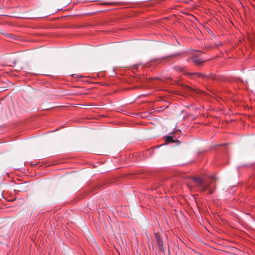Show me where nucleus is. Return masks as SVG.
<instances>
[{
  "mask_svg": "<svg viewBox=\"0 0 255 255\" xmlns=\"http://www.w3.org/2000/svg\"><path fill=\"white\" fill-rule=\"evenodd\" d=\"M241 168V167H240H240H237V169L238 170V169H239V168Z\"/></svg>",
  "mask_w": 255,
  "mask_h": 255,
  "instance_id": "nucleus-8",
  "label": "nucleus"
},
{
  "mask_svg": "<svg viewBox=\"0 0 255 255\" xmlns=\"http://www.w3.org/2000/svg\"><path fill=\"white\" fill-rule=\"evenodd\" d=\"M190 75H192V74H196L197 75L198 77H202L203 76L202 74V73H190L189 74Z\"/></svg>",
  "mask_w": 255,
  "mask_h": 255,
  "instance_id": "nucleus-6",
  "label": "nucleus"
},
{
  "mask_svg": "<svg viewBox=\"0 0 255 255\" xmlns=\"http://www.w3.org/2000/svg\"><path fill=\"white\" fill-rule=\"evenodd\" d=\"M105 4H112V3H105Z\"/></svg>",
  "mask_w": 255,
  "mask_h": 255,
  "instance_id": "nucleus-7",
  "label": "nucleus"
},
{
  "mask_svg": "<svg viewBox=\"0 0 255 255\" xmlns=\"http://www.w3.org/2000/svg\"><path fill=\"white\" fill-rule=\"evenodd\" d=\"M155 239L157 243L159 249L160 251H163V243L162 238L159 236L156 235Z\"/></svg>",
  "mask_w": 255,
  "mask_h": 255,
  "instance_id": "nucleus-3",
  "label": "nucleus"
},
{
  "mask_svg": "<svg viewBox=\"0 0 255 255\" xmlns=\"http://www.w3.org/2000/svg\"><path fill=\"white\" fill-rule=\"evenodd\" d=\"M178 132H181V130L177 128V130H174V131L172 132L171 134L169 135H167L166 137V142L167 143H173L175 141V140L174 139V138H176L177 137L175 136V134L177 133Z\"/></svg>",
  "mask_w": 255,
  "mask_h": 255,
  "instance_id": "nucleus-2",
  "label": "nucleus"
},
{
  "mask_svg": "<svg viewBox=\"0 0 255 255\" xmlns=\"http://www.w3.org/2000/svg\"><path fill=\"white\" fill-rule=\"evenodd\" d=\"M183 67L179 66H177L174 67V69L176 71H182L183 69Z\"/></svg>",
  "mask_w": 255,
  "mask_h": 255,
  "instance_id": "nucleus-5",
  "label": "nucleus"
},
{
  "mask_svg": "<svg viewBox=\"0 0 255 255\" xmlns=\"http://www.w3.org/2000/svg\"><path fill=\"white\" fill-rule=\"evenodd\" d=\"M192 179L195 183V187L197 189L204 192L208 189L209 185L202 178L198 177H192Z\"/></svg>",
  "mask_w": 255,
  "mask_h": 255,
  "instance_id": "nucleus-1",
  "label": "nucleus"
},
{
  "mask_svg": "<svg viewBox=\"0 0 255 255\" xmlns=\"http://www.w3.org/2000/svg\"><path fill=\"white\" fill-rule=\"evenodd\" d=\"M247 166L246 165H243L242 166H243H243L244 167V166Z\"/></svg>",
  "mask_w": 255,
  "mask_h": 255,
  "instance_id": "nucleus-9",
  "label": "nucleus"
},
{
  "mask_svg": "<svg viewBox=\"0 0 255 255\" xmlns=\"http://www.w3.org/2000/svg\"><path fill=\"white\" fill-rule=\"evenodd\" d=\"M192 61L196 65L202 66L203 63L206 60H202L201 59H199V58L195 56L192 58Z\"/></svg>",
  "mask_w": 255,
  "mask_h": 255,
  "instance_id": "nucleus-4",
  "label": "nucleus"
},
{
  "mask_svg": "<svg viewBox=\"0 0 255 255\" xmlns=\"http://www.w3.org/2000/svg\"><path fill=\"white\" fill-rule=\"evenodd\" d=\"M60 128H63L64 127L63 126H61Z\"/></svg>",
  "mask_w": 255,
  "mask_h": 255,
  "instance_id": "nucleus-10",
  "label": "nucleus"
}]
</instances>
